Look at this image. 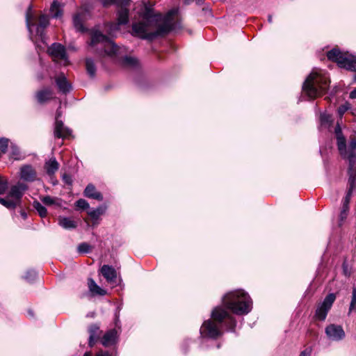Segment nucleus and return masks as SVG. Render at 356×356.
<instances>
[{
  "label": "nucleus",
  "instance_id": "obj_1",
  "mask_svg": "<svg viewBox=\"0 0 356 356\" xmlns=\"http://www.w3.org/2000/svg\"><path fill=\"white\" fill-rule=\"evenodd\" d=\"M177 11V9H172L163 17L160 14H154L152 9L146 8L143 20L132 25L134 35L143 39L152 40L168 33L173 29L174 16Z\"/></svg>",
  "mask_w": 356,
  "mask_h": 356
},
{
  "label": "nucleus",
  "instance_id": "obj_2",
  "mask_svg": "<svg viewBox=\"0 0 356 356\" xmlns=\"http://www.w3.org/2000/svg\"><path fill=\"white\" fill-rule=\"evenodd\" d=\"M222 305L237 315L247 314L252 309L250 296L242 290H236L227 293L222 298Z\"/></svg>",
  "mask_w": 356,
  "mask_h": 356
},
{
  "label": "nucleus",
  "instance_id": "obj_3",
  "mask_svg": "<svg viewBox=\"0 0 356 356\" xmlns=\"http://www.w3.org/2000/svg\"><path fill=\"white\" fill-rule=\"evenodd\" d=\"M330 81L321 70H314L305 80L302 90L309 97L314 99L322 95L327 90Z\"/></svg>",
  "mask_w": 356,
  "mask_h": 356
},
{
  "label": "nucleus",
  "instance_id": "obj_4",
  "mask_svg": "<svg viewBox=\"0 0 356 356\" xmlns=\"http://www.w3.org/2000/svg\"><path fill=\"white\" fill-rule=\"evenodd\" d=\"M335 135L337 140L338 149L340 154L349 161V171H353L356 158V136L351 138L348 148L346 147V138L343 136L339 122L335 127Z\"/></svg>",
  "mask_w": 356,
  "mask_h": 356
},
{
  "label": "nucleus",
  "instance_id": "obj_5",
  "mask_svg": "<svg viewBox=\"0 0 356 356\" xmlns=\"http://www.w3.org/2000/svg\"><path fill=\"white\" fill-rule=\"evenodd\" d=\"M329 60L337 63L340 67L350 71H356V57L348 53H343L337 49L329 51L327 54Z\"/></svg>",
  "mask_w": 356,
  "mask_h": 356
},
{
  "label": "nucleus",
  "instance_id": "obj_6",
  "mask_svg": "<svg viewBox=\"0 0 356 356\" xmlns=\"http://www.w3.org/2000/svg\"><path fill=\"white\" fill-rule=\"evenodd\" d=\"M28 187L25 184L18 182L13 186L6 198L0 197V204L8 209H14L19 204L21 198Z\"/></svg>",
  "mask_w": 356,
  "mask_h": 356
},
{
  "label": "nucleus",
  "instance_id": "obj_7",
  "mask_svg": "<svg viewBox=\"0 0 356 356\" xmlns=\"http://www.w3.org/2000/svg\"><path fill=\"white\" fill-rule=\"evenodd\" d=\"M100 44L104 49V54L113 57L118 54L120 49L118 47L113 41L108 40L104 35L99 31H95L92 33L91 36V46H95Z\"/></svg>",
  "mask_w": 356,
  "mask_h": 356
},
{
  "label": "nucleus",
  "instance_id": "obj_8",
  "mask_svg": "<svg viewBox=\"0 0 356 356\" xmlns=\"http://www.w3.org/2000/svg\"><path fill=\"white\" fill-rule=\"evenodd\" d=\"M130 4V0H121L120 1V10L118 12V24H110V34H113L116 30H118V26L120 24H126L129 21V10L127 7Z\"/></svg>",
  "mask_w": 356,
  "mask_h": 356
},
{
  "label": "nucleus",
  "instance_id": "obj_9",
  "mask_svg": "<svg viewBox=\"0 0 356 356\" xmlns=\"http://www.w3.org/2000/svg\"><path fill=\"white\" fill-rule=\"evenodd\" d=\"M211 317L214 321L219 323L226 320L227 326L230 330H233L236 326V321L234 318L229 315L227 310L220 307H217L212 311Z\"/></svg>",
  "mask_w": 356,
  "mask_h": 356
},
{
  "label": "nucleus",
  "instance_id": "obj_10",
  "mask_svg": "<svg viewBox=\"0 0 356 356\" xmlns=\"http://www.w3.org/2000/svg\"><path fill=\"white\" fill-rule=\"evenodd\" d=\"M336 299L334 293L328 294L317 307L316 310V317L321 320L324 321L327 316V312L331 309L332 304Z\"/></svg>",
  "mask_w": 356,
  "mask_h": 356
},
{
  "label": "nucleus",
  "instance_id": "obj_11",
  "mask_svg": "<svg viewBox=\"0 0 356 356\" xmlns=\"http://www.w3.org/2000/svg\"><path fill=\"white\" fill-rule=\"evenodd\" d=\"M200 334L203 337L217 338L222 334V332L216 323L208 320L204 321L201 327Z\"/></svg>",
  "mask_w": 356,
  "mask_h": 356
},
{
  "label": "nucleus",
  "instance_id": "obj_12",
  "mask_svg": "<svg viewBox=\"0 0 356 356\" xmlns=\"http://www.w3.org/2000/svg\"><path fill=\"white\" fill-rule=\"evenodd\" d=\"M48 52L54 60H63L65 65L67 63L65 49L60 44L54 43L49 47Z\"/></svg>",
  "mask_w": 356,
  "mask_h": 356
},
{
  "label": "nucleus",
  "instance_id": "obj_13",
  "mask_svg": "<svg viewBox=\"0 0 356 356\" xmlns=\"http://www.w3.org/2000/svg\"><path fill=\"white\" fill-rule=\"evenodd\" d=\"M325 333L327 337L332 341H339L345 337V332L342 327L334 324L327 326Z\"/></svg>",
  "mask_w": 356,
  "mask_h": 356
},
{
  "label": "nucleus",
  "instance_id": "obj_14",
  "mask_svg": "<svg viewBox=\"0 0 356 356\" xmlns=\"http://www.w3.org/2000/svg\"><path fill=\"white\" fill-rule=\"evenodd\" d=\"M37 174L31 165H24L20 169V177L26 181H33L36 179Z\"/></svg>",
  "mask_w": 356,
  "mask_h": 356
},
{
  "label": "nucleus",
  "instance_id": "obj_15",
  "mask_svg": "<svg viewBox=\"0 0 356 356\" xmlns=\"http://www.w3.org/2000/svg\"><path fill=\"white\" fill-rule=\"evenodd\" d=\"M49 25V17L45 15H42L39 19V23L36 26V34L38 35L42 42H45L44 29Z\"/></svg>",
  "mask_w": 356,
  "mask_h": 356
},
{
  "label": "nucleus",
  "instance_id": "obj_16",
  "mask_svg": "<svg viewBox=\"0 0 356 356\" xmlns=\"http://www.w3.org/2000/svg\"><path fill=\"white\" fill-rule=\"evenodd\" d=\"M117 337V331L115 330H111L102 337V343L105 347L112 346L115 343Z\"/></svg>",
  "mask_w": 356,
  "mask_h": 356
},
{
  "label": "nucleus",
  "instance_id": "obj_17",
  "mask_svg": "<svg viewBox=\"0 0 356 356\" xmlns=\"http://www.w3.org/2000/svg\"><path fill=\"white\" fill-rule=\"evenodd\" d=\"M70 130L64 127L62 121L56 120L55 123V136L58 138H65L70 135Z\"/></svg>",
  "mask_w": 356,
  "mask_h": 356
},
{
  "label": "nucleus",
  "instance_id": "obj_18",
  "mask_svg": "<svg viewBox=\"0 0 356 356\" xmlns=\"http://www.w3.org/2000/svg\"><path fill=\"white\" fill-rule=\"evenodd\" d=\"M348 184H349V188H348L347 194L343 201V207H345V208H349L348 204L350 202V199L352 193L355 187V177L353 175V173H351L350 175L349 180H348Z\"/></svg>",
  "mask_w": 356,
  "mask_h": 356
},
{
  "label": "nucleus",
  "instance_id": "obj_19",
  "mask_svg": "<svg viewBox=\"0 0 356 356\" xmlns=\"http://www.w3.org/2000/svg\"><path fill=\"white\" fill-rule=\"evenodd\" d=\"M85 196L92 198L99 201L103 200L102 195L97 191L95 187L92 184H88L84 191Z\"/></svg>",
  "mask_w": 356,
  "mask_h": 356
},
{
  "label": "nucleus",
  "instance_id": "obj_20",
  "mask_svg": "<svg viewBox=\"0 0 356 356\" xmlns=\"http://www.w3.org/2000/svg\"><path fill=\"white\" fill-rule=\"evenodd\" d=\"M59 168V163L54 157L45 162L44 169L49 175H53Z\"/></svg>",
  "mask_w": 356,
  "mask_h": 356
},
{
  "label": "nucleus",
  "instance_id": "obj_21",
  "mask_svg": "<svg viewBox=\"0 0 356 356\" xmlns=\"http://www.w3.org/2000/svg\"><path fill=\"white\" fill-rule=\"evenodd\" d=\"M101 273L108 282H113L116 278L115 270L108 265H104L102 267Z\"/></svg>",
  "mask_w": 356,
  "mask_h": 356
},
{
  "label": "nucleus",
  "instance_id": "obj_22",
  "mask_svg": "<svg viewBox=\"0 0 356 356\" xmlns=\"http://www.w3.org/2000/svg\"><path fill=\"white\" fill-rule=\"evenodd\" d=\"M56 83L60 91L63 93H65L70 90V86L63 74L56 77Z\"/></svg>",
  "mask_w": 356,
  "mask_h": 356
},
{
  "label": "nucleus",
  "instance_id": "obj_23",
  "mask_svg": "<svg viewBox=\"0 0 356 356\" xmlns=\"http://www.w3.org/2000/svg\"><path fill=\"white\" fill-rule=\"evenodd\" d=\"M84 19L83 14L78 13L75 15L73 17V24L75 29L79 32L85 31V28L83 26V22Z\"/></svg>",
  "mask_w": 356,
  "mask_h": 356
},
{
  "label": "nucleus",
  "instance_id": "obj_24",
  "mask_svg": "<svg viewBox=\"0 0 356 356\" xmlns=\"http://www.w3.org/2000/svg\"><path fill=\"white\" fill-rule=\"evenodd\" d=\"M36 97L40 103H44L52 98V91L50 89L42 90L37 92Z\"/></svg>",
  "mask_w": 356,
  "mask_h": 356
},
{
  "label": "nucleus",
  "instance_id": "obj_25",
  "mask_svg": "<svg viewBox=\"0 0 356 356\" xmlns=\"http://www.w3.org/2000/svg\"><path fill=\"white\" fill-rule=\"evenodd\" d=\"M58 224L64 229H74L76 227V223L74 220L66 217H59Z\"/></svg>",
  "mask_w": 356,
  "mask_h": 356
},
{
  "label": "nucleus",
  "instance_id": "obj_26",
  "mask_svg": "<svg viewBox=\"0 0 356 356\" xmlns=\"http://www.w3.org/2000/svg\"><path fill=\"white\" fill-rule=\"evenodd\" d=\"M99 330V327L97 325H92L89 327L88 331L90 333V337H89V346H92L95 344V341L98 338L97 332H98Z\"/></svg>",
  "mask_w": 356,
  "mask_h": 356
},
{
  "label": "nucleus",
  "instance_id": "obj_27",
  "mask_svg": "<svg viewBox=\"0 0 356 356\" xmlns=\"http://www.w3.org/2000/svg\"><path fill=\"white\" fill-rule=\"evenodd\" d=\"M88 287L90 291L95 294L104 296L106 293V291L101 289L91 278L88 279Z\"/></svg>",
  "mask_w": 356,
  "mask_h": 356
},
{
  "label": "nucleus",
  "instance_id": "obj_28",
  "mask_svg": "<svg viewBox=\"0 0 356 356\" xmlns=\"http://www.w3.org/2000/svg\"><path fill=\"white\" fill-rule=\"evenodd\" d=\"M106 209V207L101 206L95 209L88 211V214L91 217L92 219L96 220L98 219L101 215L104 213Z\"/></svg>",
  "mask_w": 356,
  "mask_h": 356
},
{
  "label": "nucleus",
  "instance_id": "obj_29",
  "mask_svg": "<svg viewBox=\"0 0 356 356\" xmlns=\"http://www.w3.org/2000/svg\"><path fill=\"white\" fill-rule=\"evenodd\" d=\"M50 13L52 17L54 18H58L61 17L62 15V10L60 8V5L56 2L54 1L51 4V8H50Z\"/></svg>",
  "mask_w": 356,
  "mask_h": 356
},
{
  "label": "nucleus",
  "instance_id": "obj_30",
  "mask_svg": "<svg viewBox=\"0 0 356 356\" xmlns=\"http://www.w3.org/2000/svg\"><path fill=\"white\" fill-rule=\"evenodd\" d=\"M86 70L88 74L93 77L96 73V67L95 66L94 62L90 58H87L86 61Z\"/></svg>",
  "mask_w": 356,
  "mask_h": 356
},
{
  "label": "nucleus",
  "instance_id": "obj_31",
  "mask_svg": "<svg viewBox=\"0 0 356 356\" xmlns=\"http://www.w3.org/2000/svg\"><path fill=\"white\" fill-rule=\"evenodd\" d=\"M332 122V116L327 113H322L321 115V123L322 126L329 127Z\"/></svg>",
  "mask_w": 356,
  "mask_h": 356
},
{
  "label": "nucleus",
  "instance_id": "obj_32",
  "mask_svg": "<svg viewBox=\"0 0 356 356\" xmlns=\"http://www.w3.org/2000/svg\"><path fill=\"white\" fill-rule=\"evenodd\" d=\"M33 207L42 218H44L47 216V211L46 208L43 207L40 202H35L33 203Z\"/></svg>",
  "mask_w": 356,
  "mask_h": 356
},
{
  "label": "nucleus",
  "instance_id": "obj_33",
  "mask_svg": "<svg viewBox=\"0 0 356 356\" xmlns=\"http://www.w3.org/2000/svg\"><path fill=\"white\" fill-rule=\"evenodd\" d=\"M355 309H356V288H354L353 290V293H352V299H351V302L350 304L348 314H350V313L352 311L355 310Z\"/></svg>",
  "mask_w": 356,
  "mask_h": 356
},
{
  "label": "nucleus",
  "instance_id": "obj_34",
  "mask_svg": "<svg viewBox=\"0 0 356 356\" xmlns=\"http://www.w3.org/2000/svg\"><path fill=\"white\" fill-rule=\"evenodd\" d=\"M8 180L3 177H0V195L3 194L8 188Z\"/></svg>",
  "mask_w": 356,
  "mask_h": 356
},
{
  "label": "nucleus",
  "instance_id": "obj_35",
  "mask_svg": "<svg viewBox=\"0 0 356 356\" xmlns=\"http://www.w3.org/2000/svg\"><path fill=\"white\" fill-rule=\"evenodd\" d=\"M9 145V140L7 138H2L0 139V150L5 153Z\"/></svg>",
  "mask_w": 356,
  "mask_h": 356
},
{
  "label": "nucleus",
  "instance_id": "obj_36",
  "mask_svg": "<svg viewBox=\"0 0 356 356\" xmlns=\"http://www.w3.org/2000/svg\"><path fill=\"white\" fill-rule=\"evenodd\" d=\"M76 206L82 209H86L89 208V204L83 199H79L76 202Z\"/></svg>",
  "mask_w": 356,
  "mask_h": 356
},
{
  "label": "nucleus",
  "instance_id": "obj_37",
  "mask_svg": "<svg viewBox=\"0 0 356 356\" xmlns=\"http://www.w3.org/2000/svg\"><path fill=\"white\" fill-rule=\"evenodd\" d=\"M78 250L81 253H87L90 250V246L86 243H82L78 246Z\"/></svg>",
  "mask_w": 356,
  "mask_h": 356
},
{
  "label": "nucleus",
  "instance_id": "obj_38",
  "mask_svg": "<svg viewBox=\"0 0 356 356\" xmlns=\"http://www.w3.org/2000/svg\"><path fill=\"white\" fill-rule=\"evenodd\" d=\"M36 273L33 270H30L26 272L24 279L28 282L33 281L36 277Z\"/></svg>",
  "mask_w": 356,
  "mask_h": 356
},
{
  "label": "nucleus",
  "instance_id": "obj_39",
  "mask_svg": "<svg viewBox=\"0 0 356 356\" xmlns=\"http://www.w3.org/2000/svg\"><path fill=\"white\" fill-rule=\"evenodd\" d=\"M348 209H349V208L342 207V209H341L340 215H339L340 223L343 222L345 221V220L346 219V218L348 216Z\"/></svg>",
  "mask_w": 356,
  "mask_h": 356
},
{
  "label": "nucleus",
  "instance_id": "obj_40",
  "mask_svg": "<svg viewBox=\"0 0 356 356\" xmlns=\"http://www.w3.org/2000/svg\"><path fill=\"white\" fill-rule=\"evenodd\" d=\"M349 108L350 104L348 103H345L338 108L339 115L341 117Z\"/></svg>",
  "mask_w": 356,
  "mask_h": 356
},
{
  "label": "nucleus",
  "instance_id": "obj_41",
  "mask_svg": "<svg viewBox=\"0 0 356 356\" xmlns=\"http://www.w3.org/2000/svg\"><path fill=\"white\" fill-rule=\"evenodd\" d=\"M41 201L46 205H52L55 203V200L50 196L42 197Z\"/></svg>",
  "mask_w": 356,
  "mask_h": 356
},
{
  "label": "nucleus",
  "instance_id": "obj_42",
  "mask_svg": "<svg viewBox=\"0 0 356 356\" xmlns=\"http://www.w3.org/2000/svg\"><path fill=\"white\" fill-rule=\"evenodd\" d=\"M123 63L127 65H134L136 63V60L131 57H125L123 60Z\"/></svg>",
  "mask_w": 356,
  "mask_h": 356
},
{
  "label": "nucleus",
  "instance_id": "obj_43",
  "mask_svg": "<svg viewBox=\"0 0 356 356\" xmlns=\"http://www.w3.org/2000/svg\"><path fill=\"white\" fill-rule=\"evenodd\" d=\"M121 0H102L104 6H107L111 4H117L118 6H120Z\"/></svg>",
  "mask_w": 356,
  "mask_h": 356
},
{
  "label": "nucleus",
  "instance_id": "obj_44",
  "mask_svg": "<svg viewBox=\"0 0 356 356\" xmlns=\"http://www.w3.org/2000/svg\"><path fill=\"white\" fill-rule=\"evenodd\" d=\"M31 18H32V16L31 14H29V13H27L26 14V26L29 30L30 32L32 31V26H34L33 24L31 23Z\"/></svg>",
  "mask_w": 356,
  "mask_h": 356
},
{
  "label": "nucleus",
  "instance_id": "obj_45",
  "mask_svg": "<svg viewBox=\"0 0 356 356\" xmlns=\"http://www.w3.org/2000/svg\"><path fill=\"white\" fill-rule=\"evenodd\" d=\"M63 180L65 184H69V185L72 184V177L69 175H66V174L63 175Z\"/></svg>",
  "mask_w": 356,
  "mask_h": 356
},
{
  "label": "nucleus",
  "instance_id": "obj_46",
  "mask_svg": "<svg viewBox=\"0 0 356 356\" xmlns=\"http://www.w3.org/2000/svg\"><path fill=\"white\" fill-rule=\"evenodd\" d=\"M12 155H13V157L15 159H18V156L19 155V149L15 146H13L12 147Z\"/></svg>",
  "mask_w": 356,
  "mask_h": 356
},
{
  "label": "nucleus",
  "instance_id": "obj_47",
  "mask_svg": "<svg viewBox=\"0 0 356 356\" xmlns=\"http://www.w3.org/2000/svg\"><path fill=\"white\" fill-rule=\"evenodd\" d=\"M83 356H92V354L90 352H87L84 354ZM96 356H111L110 354H108L107 352L105 353H99Z\"/></svg>",
  "mask_w": 356,
  "mask_h": 356
},
{
  "label": "nucleus",
  "instance_id": "obj_48",
  "mask_svg": "<svg viewBox=\"0 0 356 356\" xmlns=\"http://www.w3.org/2000/svg\"><path fill=\"white\" fill-rule=\"evenodd\" d=\"M312 350L310 348H306L303 351H302L300 354V356H310Z\"/></svg>",
  "mask_w": 356,
  "mask_h": 356
},
{
  "label": "nucleus",
  "instance_id": "obj_49",
  "mask_svg": "<svg viewBox=\"0 0 356 356\" xmlns=\"http://www.w3.org/2000/svg\"><path fill=\"white\" fill-rule=\"evenodd\" d=\"M350 97L352 99H356V88L350 93Z\"/></svg>",
  "mask_w": 356,
  "mask_h": 356
},
{
  "label": "nucleus",
  "instance_id": "obj_50",
  "mask_svg": "<svg viewBox=\"0 0 356 356\" xmlns=\"http://www.w3.org/2000/svg\"><path fill=\"white\" fill-rule=\"evenodd\" d=\"M21 215L24 219L26 218V213L24 211H22Z\"/></svg>",
  "mask_w": 356,
  "mask_h": 356
},
{
  "label": "nucleus",
  "instance_id": "obj_51",
  "mask_svg": "<svg viewBox=\"0 0 356 356\" xmlns=\"http://www.w3.org/2000/svg\"><path fill=\"white\" fill-rule=\"evenodd\" d=\"M268 22H269L270 23H272V22H273V18H272V16H271V15H269V16H268Z\"/></svg>",
  "mask_w": 356,
  "mask_h": 356
},
{
  "label": "nucleus",
  "instance_id": "obj_52",
  "mask_svg": "<svg viewBox=\"0 0 356 356\" xmlns=\"http://www.w3.org/2000/svg\"><path fill=\"white\" fill-rule=\"evenodd\" d=\"M61 113L59 111H57V116H56V120H58V118L60 116Z\"/></svg>",
  "mask_w": 356,
  "mask_h": 356
},
{
  "label": "nucleus",
  "instance_id": "obj_53",
  "mask_svg": "<svg viewBox=\"0 0 356 356\" xmlns=\"http://www.w3.org/2000/svg\"><path fill=\"white\" fill-rule=\"evenodd\" d=\"M204 0H196L197 3H202Z\"/></svg>",
  "mask_w": 356,
  "mask_h": 356
},
{
  "label": "nucleus",
  "instance_id": "obj_54",
  "mask_svg": "<svg viewBox=\"0 0 356 356\" xmlns=\"http://www.w3.org/2000/svg\"><path fill=\"white\" fill-rule=\"evenodd\" d=\"M193 0H184V2L187 4L190 3Z\"/></svg>",
  "mask_w": 356,
  "mask_h": 356
},
{
  "label": "nucleus",
  "instance_id": "obj_55",
  "mask_svg": "<svg viewBox=\"0 0 356 356\" xmlns=\"http://www.w3.org/2000/svg\"><path fill=\"white\" fill-rule=\"evenodd\" d=\"M355 80H356V74H355Z\"/></svg>",
  "mask_w": 356,
  "mask_h": 356
}]
</instances>
